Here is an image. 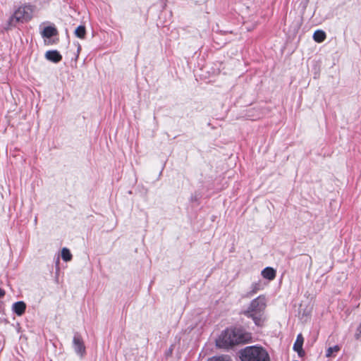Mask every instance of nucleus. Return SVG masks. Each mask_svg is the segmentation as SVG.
Masks as SVG:
<instances>
[{
    "instance_id": "1",
    "label": "nucleus",
    "mask_w": 361,
    "mask_h": 361,
    "mask_svg": "<svg viewBox=\"0 0 361 361\" xmlns=\"http://www.w3.org/2000/svg\"><path fill=\"white\" fill-rule=\"evenodd\" d=\"M252 335L241 328H228L223 331L216 341V346L228 349L250 342Z\"/></svg>"
},
{
    "instance_id": "2",
    "label": "nucleus",
    "mask_w": 361,
    "mask_h": 361,
    "mask_svg": "<svg viewBox=\"0 0 361 361\" xmlns=\"http://www.w3.org/2000/svg\"><path fill=\"white\" fill-rule=\"evenodd\" d=\"M267 299L264 295H260L253 299L243 311V314L252 319L257 326H262L264 322V312L267 307Z\"/></svg>"
},
{
    "instance_id": "3",
    "label": "nucleus",
    "mask_w": 361,
    "mask_h": 361,
    "mask_svg": "<svg viewBox=\"0 0 361 361\" xmlns=\"http://www.w3.org/2000/svg\"><path fill=\"white\" fill-rule=\"evenodd\" d=\"M242 361H270L267 352L257 345L247 346L240 351Z\"/></svg>"
},
{
    "instance_id": "4",
    "label": "nucleus",
    "mask_w": 361,
    "mask_h": 361,
    "mask_svg": "<svg viewBox=\"0 0 361 361\" xmlns=\"http://www.w3.org/2000/svg\"><path fill=\"white\" fill-rule=\"evenodd\" d=\"M34 12V7L31 5H25L19 7L15 11L13 15L11 18V21L27 22L30 20Z\"/></svg>"
},
{
    "instance_id": "5",
    "label": "nucleus",
    "mask_w": 361,
    "mask_h": 361,
    "mask_svg": "<svg viewBox=\"0 0 361 361\" xmlns=\"http://www.w3.org/2000/svg\"><path fill=\"white\" fill-rule=\"evenodd\" d=\"M73 346L77 355L81 357L85 354V346L81 336L76 333L73 339Z\"/></svg>"
},
{
    "instance_id": "6",
    "label": "nucleus",
    "mask_w": 361,
    "mask_h": 361,
    "mask_svg": "<svg viewBox=\"0 0 361 361\" xmlns=\"http://www.w3.org/2000/svg\"><path fill=\"white\" fill-rule=\"evenodd\" d=\"M264 286L261 281H258L257 282H254L252 283L250 286V290L246 293L244 295V298H251L255 294H256L258 291L263 290Z\"/></svg>"
},
{
    "instance_id": "7",
    "label": "nucleus",
    "mask_w": 361,
    "mask_h": 361,
    "mask_svg": "<svg viewBox=\"0 0 361 361\" xmlns=\"http://www.w3.org/2000/svg\"><path fill=\"white\" fill-rule=\"evenodd\" d=\"M45 58L53 63H58L61 61L62 56L58 51L51 50L45 53Z\"/></svg>"
},
{
    "instance_id": "8",
    "label": "nucleus",
    "mask_w": 361,
    "mask_h": 361,
    "mask_svg": "<svg viewBox=\"0 0 361 361\" xmlns=\"http://www.w3.org/2000/svg\"><path fill=\"white\" fill-rule=\"evenodd\" d=\"M276 274V271L272 267H267L264 268L262 272L261 275L264 279H268L269 281H272L275 279Z\"/></svg>"
},
{
    "instance_id": "9",
    "label": "nucleus",
    "mask_w": 361,
    "mask_h": 361,
    "mask_svg": "<svg viewBox=\"0 0 361 361\" xmlns=\"http://www.w3.org/2000/svg\"><path fill=\"white\" fill-rule=\"evenodd\" d=\"M26 305L23 301H18L13 304L12 310L18 316H21L25 311Z\"/></svg>"
},
{
    "instance_id": "10",
    "label": "nucleus",
    "mask_w": 361,
    "mask_h": 361,
    "mask_svg": "<svg viewBox=\"0 0 361 361\" xmlns=\"http://www.w3.org/2000/svg\"><path fill=\"white\" fill-rule=\"evenodd\" d=\"M57 34V30L54 27L47 26L45 27L42 32L43 37L50 38Z\"/></svg>"
},
{
    "instance_id": "11",
    "label": "nucleus",
    "mask_w": 361,
    "mask_h": 361,
    "mask_svg": "<svg viewBox=\"0 0 361 361\" xmlns=\"http://www.w3.org/2000/svg\"><path fill=\"white\" fill-rule=\"evenodd\" d=\"M326 38V35L322 30H316L313 34V39L317 43L323 42Z\"/></svg>"
},
{
    "instance_id": "12",
    "label": "nucleus",
    "mask_w": 361,
    "mask_h": 361,
    "mask_svg": "<svg viewBox=\"0 0 361 361\" xmlns=\"http://www.w3.org/2000/svg\"><path fill=\"white\" fill-rule=\"evenodd\" d=\"M302 344H303L302 336L301 334H299L297 336V339L293 345L294 350H295L296 352L300 353V351L302 350Z\"/></svg>"
},
{
    "instance_id": "13",
    "label": "nucleus",
    "mask_w": 361,
    "mask_h": 361,
    "mask_svg": "<svg viewBox=\"0 0 361 361\" xmlns=\"http://www.w3.org/2000/svg\"><path fill=\"white\" fill-rule=\"evenodd\" d=\"M75 35L77 37L84 39L86 35V29L84 25H79L75 30Z\"/></svg>"
},
{
    "instance_id": "14",
    "label": "nucleus",
    "mask_w": 361,
    "mask_h": 361,
    "mask_svg": "<svg viewBox=\"0 0 361 361\" xmlns=\"http://www.w3.org/2000/svg\"><path fill=\"white\" fill-rule=\"evenodd\" d=\"M72 254L71 253L70 250L66 248L63 247L61 250V257L63 261L65 262H69L72 259Z\"/></svg>"
},
{
    "instance_id": "15",
    "label": "nucleus",
    "mask_w": 361,
    "mask_h": 361,
    "mask_svg": "<svg viewBox=\"0 0 361 361\" xmlns=\"http://www.w3.org/2000/svg\"><path fill=\"white\" fill-rule=\"evenodd\" d=\"M340 350V348L338 345H334L333 347H329L327 350H326V356L329 357H331L334 355V353H337Z\"/></svg>"
},
{
    "instance_id": "16",
    "label": "nucleus",
    "mask_w": 361,
    "mask_h": 361,
    "mask_svg": "<svg viewBox=\"0 0 361 361\" xmlns=\"http://www.w3.org/2000/svg\"><path fill=\"white\" fill-rule=\"evenodd\" d=\"M208 361H229L228 360H226L224 357H213L208 360Z\"/></svg>"
},
{
    "instance_id": "17",
    "label": "nucleus",
    "mask_w": 361,
    "mask_h": 361,
    "mask_svg": "<svg viewBox=\"0 0 361 361\" xmlns=\"http://www.w3.org/2000/svg\"><path fill=\"white\" fill-rule=\"evenodd\" d=\"M4 295H5V291L2 288H0V298H3L4 296Z\"/></svg>"
},
{
    "instance_id": "18",
    "label": "nucleus",
    "mask_w": 361,
    "mask_h": 361,
    "mask_svg": "<svg viewBox=\"0 0 361 361\" xmlns=\"http://www.w3.org/2000/svg\"><path fill=\"white\" fill-rule=\"evenodd\" d=\"M80 49H81V47H80V46L79 45V46H78V54H77V57L78 56V54H79V52H80Z\"/></svg>"
}]
</instances>
